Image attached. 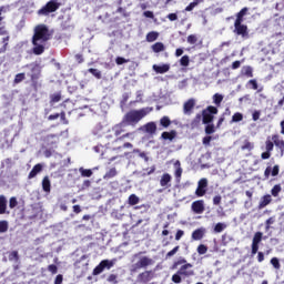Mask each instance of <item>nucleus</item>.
Masks as SVG:
<instances>
[{"label":"nucleus","mask_w":284,"mask_h":284,"mask_svg":"<svg viewBox=\"0 0 284 284\" xmlns=\"http://www.w3.org/2000/svg\"><path fill=\"white\" fill-rule=\"evenodd\" d=\"M150 112H152V108H142L140 110H131L126 112L122 121L113 125L111 129L112 134H114L116 139L113 140L112 143H110V148H113L114 150L120 149L121 146L114 145V143L125 141V139H131V141H134V133H124L125 128H128V125H136V123L145 119V116L149 115Z\"/></svg>","instance_id":"nucleus-1"},{"label":"nucleus","mask_w":284,"mask_h":284,"mask_svg":"<svg viewBox=\"0 0 284 284\" xmlns=\"http://www.w3.org/2000/svg\"><path fill=\"white\" fill-rule=\"evenodd\" d=\"M154 265V260L152 257L145 255V251H140L132 255L131 257V266L130 272L132 274H136V272H141V270H148Z\"/></svg>","instance_id":"nucleus-2"},{"label":"nucleus","mask_w":284,"mask_h":284,"mask_svg":"<svg viewBox=\"0 0 284 284\" xmlns=\"http://www.w3.org/2000/svg\"><path fill=\"white\" fill-rule=\"evenodd\" d=\"M52 34L53 32L45 24H38L33 29L32 44L48 43L52 39Z\"/></svg>","instance_id":"nucleus-3"},{"label":"nucleus","mask_w":284,"mask_h":284,"mask_svg":"<svg viewBox=\"0 0 284 284\" xmlns=\"http://www.w3.org/2000/svg\"><path fill=\"white\" fill-rule=\"evenodd\" d=\"M24 68H30V72L27 77L30 78L33 90L39 88V79H41V65L39 63L26 64Z\"/></svg>","instance_id":"nucleus-4"},{"label":"nucleus","mask_w":284,"mask_h":284,"mask_svg":"<svg viewBox=\"0 0 284 284\" xmlns=\"http://www.w3.org/2000/svg\"><path fill=\"white\" fill-rule=\"evenodd\" d=\"M59 8H61L59 0H50L45 6L38 10V14L39 17H48L52 14V12H57Z\"/></svg>","instance_id":"nucleus-5"},{"label":"nucleus","mask_w":284,"mask_h":284,"mask_svg":"<svg viewBox=\"0 0 284 284\" xmlns=\"http://www.w3.org/2000/svg\"><path fill=\"white\" fill-rule=\"evenodd\" d=\"M105 139H106V143L104 145L108 150H123V149L132 150L134 148V145H132V143H130V142L123 143V141L114 143V145H116L120 149H114V148L110 146V143H112V141H115V139H116V136L112 133H108L105 135ZM121 143H123V144H121Z\"/></svg>","instance_id":"nucleus-6"},{"label":"nucleus","mask_w":284,"mask_h":284,"mask_svg":"<svg viewBox=\"0 0 284 284\" xmlns=\"http://www.w3.org/2000/svg\"><path fill=\"white\" fill-rule=\"evenodd\" d=\"M214 114H219V109L214 105H209L206 109L202 111V123L204 125H209L214 121Z\"/></svg>","instance_id":"nucleus-7"},{"label":"nucleus","mask_w":284,"mask_h":284,"mask_svg":"<svg viewBox=\"0 0 284 284\" xmlns=\"http://www.w3.org/2000/svg\"><path fill=\"white\" fill-rule=\"evenodd\" d=\"M233 32L237 37H242V39H250V30L247 29V24H243V22H234Z\"/></svg>","instance_id":"nucleus-8"},{"label":"nucleus","mask_w":284,"mask_h":284,"mask_svg":"<svg viewBox=\"0 0 284 284\" xmlns=\"http://www.w3.org/2000/svg\"><path fill=\"white\" fill-rule=\"evenodd\" d=\"M261 241H263V232H256L253 236L252 244H251V254L254 256L258 254V247L261 245Z\"/></svg>","instance_id":"nucleus-9"},{"label":"nucleus","mask_w":284,"mask_h":284,"mask_svg":"<svg viewBox=\"0 0 284 284\" xmlns=\"http://www.w3.org/2000/svg\"><path fill=\"white\" fill-rule=\"evenodd\" d=\"M205 194H207V179L202 178L199 182H197V187L195 190V196L197 197H202Z\"/></svg>","instance_id":"nucleus-10"},{"label":"nucleus","mask_w":284,"mask_h":284,"mask_svg":"<svg viewBox=\"0 0 284 284\" xmlns=\"http://www.w3.org/2000/svg\"><path fill=\"white\" fill-rule=\"evenodd\" d=\"M193 265L191 263L183 264L178 273L181 274L183 278H190V276H194V270H192Z\"/></svg>","instance_id":"nucleus-11"},{"label":"nucleus","mask_w":284,"mask_h":284,"mask_svg":"<svg viewBox=\"0 0 284 284\" xmlns=\"http://www.w3.org/2000/svg\"><path fill=\"white\" fill-rule=\"evenodd\" d=\"M154 278V271H144L138 275V283L148 284Z\"/></svg>","instance_id":"nucleus-12"},{"label":"nucleus","mask_w":284,"mask_h":284,"mask_svg":"<svg viewBox=\"0 0 284 284\" xmlns=\"http://www.w3.org/2000/svg\"><path fill=\"white\" fill-rule=\"evenodd\" d=\"M191 210L194 214H203L205 212V201L196 200L191 204Z\"/></svg>","instance_id":"nucleus-13"},{"label":"nucleus","mask_w":284,"mask_h":284,"mask_svg":"<svg viewBox=\"0 0 284 284\" xmlns=\"http://www.w3.org/2000/svg\"><path fill=\"white\" fill-rule=\"evenodd\" d=\"M271 139H272L273 144L275 145L276 150H278L281 156H283V154H284V140H283V138H281V135H278V134H273Z\"/></svg>","instance_id":"nucleus-14"},{"label":"nucleus","mask_w":284,"mask_h":284,"mask_svg":"<svg viewBox=\"0 0 284 284\" xmlns=\"http://www.w3.org/2000/svg\"><path fill=\"white\" fill-rule=\"evenodd\" d=\"M194 105H196V100L194 99H189L186 102L183 104V113L184 114H192V110H194Z\"/></svg>","instance_id":"nucleus-15"},{"label":"nucleus","mask_w":284,"mask_h":284,"mask_svg":"<svg viewBox=\"0 0 284 284\" xmlns=\"http://www.w3.org/2000/svg\"><path fill=\"white\" fill-rule=\"evenodd\" d=\"M172 175H170V173H164L161 179H160V185L161 187H172Z\"/></svg>","instance_id":"nucleus-16"},{"label":"nucleus","mask_w":284,"mask_h":284,"mask_svg":"<svg viewBox=\"0 0 284 284\" xmlns=\"http://www.w3.org/2000/svg\"><path fill=\"white\" fill-rule=\"evenodd\" d=\"M144 132L146 134H150L151 136H154L156 134V122H148L146 124L143 125Z\"/></svg>","instance_id":"nucleus-17"},{"label":"nucleus","mask_w":284,"mask_h":284,"mask_svg":"<svg viewBox=\"0 0 284 284\" xmlns=\"http://www.w3.org/2000/svg\"><path fill=\"white\" fill-rule=\"evenodd\" d=\"M272 203V195L266 194L261 197L260 203L257 205V210H264V207H267Z\"/></svg>","instance_id":"nucleus-18"},{"label":"nucleus","mask_w":284,"mask_h":284,"mask_svg":"<svg viewBox=\"0 0 284 284\" xmlns=\"http://www.w3.org/2000/svg\"><path fill=\"white\" fill-rule=\"evenodd\" d=\"M161 139L163 141H174L176 139V130H171V131H164L161 134Z\"/></svg>","instance_id":"nucleus-19"},{"label":"nucleus","mask_w":284,"mask_h":284,"mask_svg":"<svg viewBox=\"0 0 284 284\" xmlns=\"http://www.w3.org/2000/svg\"><path fill=\"white\" fill-rule=\"evenodd\" d=\"M152 68L156 74H165V72H170V64H153Z\"/></svg>","instance_id":"nucleus-20"},{"label":"nucleus","mask_w":284,"mask_h":284,"mask_svg":"<svg viewBox=\"0 0 284 284\" xmlns=\"http://www.w3.org/2000/svg\"><path fill=\"white\" fill-rule=\"evenodd\" d=\"M247 12H250V8L244 7L242 8L237 13H236V19L235 22H244L245 21V16H247Z\"/></svg>","instance_id":"nucleus-21"},{"label":"nucleus","mask_w":284,"mask_h":284,"mask_svg":"<svg viewBox=\"0 0 284 284\" xmlns=\"http://www.w3.org/2000/svg\"><path fill=\"white\" fill-rule=\"evenodd\" d=\"M203 236H205V229L204 227H200V229L192 232V240L193 241H201L203 239Z\"/></svg>","instance_id":"nucleus-22"},{"label":"nucleus","mask_w":284,"mask_h":284,"mask_svg":"<svg viewBox=\"0 0 284 284\" xmlns=\"http://www.w3.org/2000/svg\"><path fill=\"white\" fill-rule=\"evenodd\" d=\"M40 172H43V165L41 163H38L30 171L28 179H34V176H37V174H40Z\"/></svg>","instance_id":"nucleus-23"},{"label":"nucleus","mask_w":284,"mask_h":284,"mask_svg":"<svg viewBox=\"0 0 284 284\" xmlns=\"http://www.w3.org/2000/svg\"><path fill=\"white\" fill-rule=\"evenodd\" d=\"M175 172L174 176L178 181H181V176H183V168H181V161H175L174 163Z\"/></svg>","instance_id":"nucleus-24"},{"label":"nucleus","mask_w":284,"mask_h":284,"mask_svg":"<svg viewBox=\"0 0 284 284\" xmlns=\"http://www.w3.org/2000/svg\"><path fill=\"white\" fill-rule=\"evenodd\" d=\"M33 45H34L32 49L33 54L40 55V54H43V52H45V47L43 45V43L37 42V44H33Z\"/></svg>","instance_id":"nucleus-25"},{"label":"nucleus","mask_w":284,"mask_h":284,"mask_svg":"<svg viewBox=\"0 0 284 284\" xmlns=\"http://www.w3.org/2000/svg\"><path fill=\"white\" fill-rule=\"evenodd\" d=\"M151 50L159 54V52H165V44L163 42H155L151 45Z\"/></svg>","instance_id":"nucleus-26"},{"label":"nucleus","mask_w":284,"mask_h":284,"mask_svg":"<svg viewBox=\"0 0 284 284\" xmlns=\"http://www.w3.org/2000/svg\"><path fill=\"white\" fill-rule=\"evenodd\" d=\"M116 263V260H102L100 264H102V267L104 270H112Z\"/></svg>","instance_id":"nucleus-27"},{"label":"nucleus","mask_w":284,"mask_h":284,"mask_svg":"<svg viewBox=\"0 0 284 284\" xmlns=\"http://www.w3.org/2000/svg\"><path fill=\"white\" fill-rule=\"evenodd\" d=\"M8 210V200L4 195H0V214H6Z\"/></svg>","instance_id":"nucleus-28"},{"label":"nucleus","mask_w":284,"mask_h":284,"mask_svg":"<svg viewBox=\"0 0 284 284\" xmlns=\"http://www.w3.org/2000/svg\"><path fill=\"white\" fill-rule=\"evenodd\" d=\"M51 189H52V184L50 183V178L44 176L43 180H42V190H43V192H50Z\"/></svg>","instance_id":"nucleus-29"},{"label":"nucleus","mask_w":284,"mask_h":284,"mask_svg":"<svg viewBox=\"0 0 284 284\" xmlns=\"http://www.w3.org/2000/svg\"><path fill=\"white\" fill-rule=\"evenodd\" d=\"M281 192H283V186H281V184H275L271 189V196H274L276 199L281 194Z\"/></svg>","instance_id":"nucleus-30"},{"label":"nucleus","mask_w":284,"mask_h":284,"mask_svg":"<svg viewBox=\"0 0 284 284\" xmlns=\"http://www.w3.org/2000/svg\"><path fill=\"white\" fill-rule=\"evenodd\" d=\"M159 39V32L156 31H151L146 34V41L148 43H154Z\"/></svg>","instance_id":"nucleus-31"},{"label":"nucleus","mask_w":284,"mask_h":284,"mask_svg":"<svg viewBox=\"0 0 284 284\" xmlns=\"http://www.w3.org/2000/svg\"><path fill=\"white\" fill-rule=\"evenodd\" d=\"M116 174H119V173L116 172V168H112V169H110V170L104 174L103 179H104L105 181H110V179H114V176H116Z\"/></svg>","instance_id":"nucleus-32"},{"label":"nucleus","mask_w":284,"mask_h":284,"mask_svg":"<svg viewBox=\"0 0 284 284\" xmlns=\"http://www.w3.org/2000/svg\"><path fill=\"white\" fill-rule=\"evenodd\" d=\"M276 223V216H271L265 221V232H270L272 230V225Z\"/></svg>","instance_id":"nucleus-33"},{"label":"nucleus","mask_w":284,"mask_h":284,"mask_svg":"<svg viewBox=\"0 0 284 284\" xmlns=\"http://www.w3.org/2000/svg\"><path fill=\"white\" fill-rule=\"evenodd\" d=\"M242 72L244 77H247L248 79H252V77H254V69H252V67L250 65L243 67Z\"/></svg>","instance_id":"nucleus-34"},{"label":"nucleus","mask_w":284,"mask_h":284,"mask_svg":"<svg viewBox=\"0 0 284 284\" xmlns=\"http://www.w3.org/2000/svg\"><path fill=\"white\" fill-rule=\"evenodd\" d=\"M160 125L168 129L169 125H172V120H170V116L164 115L160 119Z\"/></svg>","instance_id":"nucleus-35"},{"label":"nucleus","mask_w":284,"mask_h":284,"mask_svg":"<svg viewBox=\"0 0 284 284\" xmlns=\"http://www.w3.org/2000/svg\"><path fill=\"white\" fill-rule=\"evenodd\" d=\"M201 119H203L202 115L197 113L195 118L191 121V128H199V125H201Z\"/></svg>","instance_id":"nucleus-36"},{"label":"nucleus","mask_w":284,"mask_h":284,"mask_svg":"<svg viewBox=\"0 0 284 284\" xmlns=\"http://www.w3.org/2000/svg\"><path fill=\"white\" fill-rule=\"evenodd\" d=\"M241 150H247L248 152H252V150H254V143L245 140L243 145L241 146Z\"/></svg>","instance_id":"nucleus-37"},{"label":"nucleus","mask_w":284,"mask_h":284,"mask_svg":"<svg viewBox=\"0 0 284 284\" xmlns=\"http://www.w3.org/2000/svg\"><path fill=\"white\" fill-rule=\"evenodd\" d=\"M139 196H136V194H131L129 196L128 203L129 205H139Z\"/></svg>","instance_id":"nucleus-38"},{"label":"nucleus","mask_w":284,"mask_h":284,"mask_svg":"<svg viewBox=\"0 0 284 284\" xmlns=\"http://www.w3.org/2000/svg\"><path fill=\"white\" fill-rule=\"evenodd\" d=\"M61 101V92H57L50 95V103H59Z\"/></svg>","instance_id":"nucleus-39"},{"label":"nucleus","mask_w":284,"mask_h":284,"mask_svg":"<svg viewBox=\"0 0 284 284\" xmlns=\"http://www.w3.org/2000/svg\"><path fill=\"white\" fill-rule=\"evenodd\" d=\"M274 150V141L270 140V138H267V140L265 141V151L266 152H273Z\"/></svg>","instance_id":"nucleus-40"},{"label":"nucleus","mask_w":284,"mask_h":284,"mask_svg":"<svg viewBox=\"0 0 284 284\" xmlns=\"http://www.w3.org/2000/svg\"><path fill=\"white\" fill-rule=\"evenodd\" d=\"M22 81H26V73L16 74L13 83L18 85V83H21Z\"/></svg>","instance_id":"nucleus-41"},{"label":"nucleus","mask_w":284,"mask_h":284,"mask_svg":"<svg viewBox=\"0 0 284 284\" xmlns=\"http://www.w3.org/2000/svg\"><path fill=\"white\" fill-rule=\"evenodd\" d=\"M240 121H243V113L236 112L232 116L231 123H240Z\"/></svg>","instance_id":"nucleus-42"},{"label":"nucleus","mask_w":284,"mask_h":284,"mask_svg":"<svg viewBox=\"0 0 284 284\" xmlns=\"http://www.w3.org/2000/svg\"><path fill=\"white\" fill-rule=\"evenodd\" d=\"M225 227H227V225H225L224 223H217L214 226V232L215 234H221V232H223V230H225Z\"/></svg>","instance_id":"nucleus-43"},{"label":"nucleus","mask_w":284,"mask_h":284,"mask_svg":"<svg viewBox=\"0 0 284 284\" xmlns=\"http://www.w3.org/2000/svg\"><path fill=\"white\" fill-rule=\"evenodd\" d=\"M80 174L81 176L90 179V176H92V170L80 168Z\"/></svg>","instance_id":"nucleus-44"},{"label":"nucleus","mask_w":284,"mask_h":284,"mask_svg":"<svg viewBox=\"0 0 284 284\" xmlns=\"http://www.w3.org/2000/svg\"><path fill=\"white\" fill-rule=\"evenodd\" d=\"M180 65H182L183 68H187V65H190V55H183L180 59Z\"/></svg>","instance_id":"nucleus-45"},{"label":"nucleus","mask_w":284,"mask_h":284,"mask_svg":"<svg viewBox=\"0 0 284 284\" xmlns=\"http://www.w3.org/2000/svg\"><path fill=\"white\" fill-rule=\"evenodd\" d=\"M213 102L215 103V105H221V103H223V95L220 93H215L213 95Z\"/></svg>","instance_id":"nucleus-46"},{"label":"nucleus","mask_w":284,"mask_h":284,"mask_svg":"<svg viewBox=\"0 0 284 284\" xmlns=\"http://www.w3.org/2000/svg\"><path fill=\"white\" fill-rule=\"evenodd\" d=\"M103 270H105V268H103V266L100 262L99 265L94 267V270L92 272V275L93 276H99V274H102Z\"/></svg>","instance_id":"nucleus-47"},{"label":"nucleus","mask_w":284,"mask_h":284,"mask_svg":"<svg viewBox=\"0 0 284 284\" xmlns=\"http://www.w3.org/2000/svg\"><path fill=\"white\" fill-rule=\"evenodd\" d=\"M183 276L181 274H179V272H176L175 274L172 275L171 281H173V283L179 284L182 283Z\"/></svg>","instance_id":"nucleus-48"},{"label":"nucleus","mask_w":284,"mask_h":284,"mask_svg":"<svg viewBox=\"0 0 284 284\" xmlns=\"http://www.w3.org/2000/svg\"><path fill=\"white\" fill-rule=\"evenodd\" d=\"M186 41L187 43H190V45H194L199 41V38L196 37V34H190L186 38Z\"/></svg>","instance_id":"nucleus-49"},{"label":"nucleus","mask_w":284,"mask_h":284,"mask_svg":"<svg viewBox=\"0 0 284 284\" xmlns=\"http://www.w3.org/2000/svg\"><path fill=\"white\" fill-rule=\"evenodd\" d=\"M19 205V201H17L16 196L10 197L9 200V207L10 210H14Z\"/></svg>","instance_id":"nucleus-50"},{"label":"nucleus","mask_w":284,"mask_h":284,"mask_svg":"<svg viewBox=\"0 0 284 284\" xmlns=\"http://www.w3.org/2000/svg\"><path fill=\"white\" fill-rule=\"evenodd\" d=\"M88 72H90V74H92L93 77H95V79H101V72L99 71V69H94V68H90L88 70Z\"/></svg>","instance_id":"nucleus-51"},{"label":"nucleus","mask_w":284,"mask_h":284,"mask_svg":"<svg viewBox=\"0 0 284 284\" xmlns=\"http://www.w3.org/2000/svg\"><path fill=\"white\" fill-rule=\"evenodd\" d=\"M271 265H273L274 270H281V262L278 257L271 258Z\"/></svg>","instance_id":"nucleus-52"},{"label":"nucleus","mask_w":284,"mask_h":284,"mask_svg":"<svg viewBox=\"0 0 284 284\" xmlns=\"http://www.w3.org/2000/svg\"><path fill=\"white\" fill-rule=\"evenodd\" d=\"M216 132V129L214 128V124H206L205 126V134H214Z\"/></svg>","instance_id":"nucleus-53"},{"label":"nucleus","mask_w":284,"mask_h":284,"mask_svg":"<svg viewBox=\"0 0 284 284\" xmlns=\"http://www.w3.org/2000/svg\"><path fill=\"white\" fill-rule=\"evenodd\" d=\"M199 1L200 0H194L193 2H191L186 8H185V12H192V10H194L196 8V6H199Z\"/></svg>","instance_id":"nucleus-54"},{"label":"nucleus","mask_w":284,"mask_h":284,"mask_svg":"<svg viewBox=\"0 0 284 284\" xmlns=\"http://www.w3.org/2000/svg\"><path fill=\"white\" fill-rule=\"evenodd\" d=\"M186 264H187V260H185V258H180V260H178V261H175V262L173 263L172 268H173V270H176V267H179V265H186Z\"/></svg>","instance_id":"nucleus-55"},{"label":"nucleus","mask_w":284,"mask_h":284,"mask_svg":"<svg viewBox=\"0 0 284 284\" xmlns=\"http://www.w3.org/2000/svg\"><path fill=\"white\" fill-rule=\"evenodd\" d=\"M197 254H200V255L207 254V245L200 244L197 246Z\"/></svg>","instance_id":"nucleus-56"},{"label":"nucleus","mask_w":284,"mask_h":284,"mask_svg":"<svg viewBox=\"0 0 284 284\" xmlns=\"http://www.w3.org/2000/svg\"><path fill=\"white\" fill-rule=\"evenodd\" d=\"M10 41V37H4L2 38V48L0 49V52H6V50H8V42Z\"/></svg>","instance_id":"nucleus-57"},{"label":"nucleus","mask_w":284,"mask_h":284,"mask_svg":"<svg viewBox=\"0 0 284 284\" xmlns=\"http://www.w3.org/2000/svg\"><path fill=\"white\" fill-rule=\"evenodd\" d=\"M180 248L181 246H175L174 248H172L170 252L166 253L165 258H172V256H174V254H176Z\"/></svg>","instance_id":"nucleus-58"},{"label":"nucleus","mask_w":284,"mask_h":284,"mask_svg":"<svg viewBox=\"0 0 284 284\" xmlns=\"http://www.w3.org/2000/svg\"><path fill=\"white\" fill-rule=\"evenodd\" d=\"M280 172H281V166H278V164H275L273 169H271V176H278Z\"/></svg>","instance_id":"nucleus-59"},{"label":"nucleus","mask_w":284,"mask_h":284,"mask_svg":"<svg viewBox=\"0 0 284 284\" xmlns=\"http://www.w3.org/2000/svg\"><path fill=\"white\" fill-rule=\"evenodd\" d=\"M8 232V221H0V233Z\"/></svg>","instance_id":"nucleus-60"},{"label":"nucleus","mask_w":284,"mask_h":284,"mask_svg":"<svg viewBox=\"0 0 284 284\" xmlns=\"http://www.w3.org/2000/svg\"><path fill=\"white\" fill-rule=\"evenodd\" d=\"M247 85H251L252 90H258V82L256 81V79L250 80L247 82Z\"/></svg>","instance_id":"nucleus-61"},{"label":"nucleus","mask_w":284,"mask_h":284,"mask_svg":"<svg viewBox=\"0 0 284 284\" xmlns=\"http://www.w3.org/2000/svg\"><path fill=\"white\" fill-rule=\"evenodd\" d=\"M9 261H19V252L13 251L9 254Z\"/></svg>","instance_id":"nucleus-62"},{"label":"nucleus","mask_w":284,"mask_h":284,"mask_svg":"<svg viewBox=\"0 0 284 284\" xmlns=\"http://www.w3.org/2000/svg\"><path fill=\"white\" fill-rule=\"evenodd\" d=\"M203 145H205V148L210 146V143H212V136L211 135H206L203 138L202 140Z\"/></svg>","instance_id":"nucleus-63"},{"label":"nucleus","mask_w":284,"mask_h":284,"mask_svg":"<svg viewBox=\"0 0 284 284\" xmlns=\"http://www.w3.org/2000/svg\"><path fill=\"white\" fill-rule=\"evenodd\" d=\"M48 272H50L52 274H57V272H59V267H57V265H54V264H50L48 266Z\"/></svg>","instance_id":"nucleus-64"}]
</instances>
